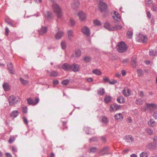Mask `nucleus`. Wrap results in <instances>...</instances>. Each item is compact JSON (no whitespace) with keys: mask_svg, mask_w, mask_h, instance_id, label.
Listing matches in <instances>:
<instances>
[{"mask_svg":"<svg viewBox=\"0 0 157 157\" xmlns=\"http://www.w3.org/2000/svg\"><path fill=\"white\" fill-rule=\"evenodd\" d=\"M20 101V99L18 96H15L13 95L10 96L8 98L9 105L11 106L18 104Z\"/></svg>","mask_w":157,"mask_h":157,"instance_id":"obj_1","label":"nucleus"},{"mask_svg":"<svg viewBox=\"0 0 157 157\" xmlns=\"http://www.w3.org/2000/svg\"><path fill=\"white\" fill-rule=\"evenodd\" d=\"M53 9L56 14L58 18H60L62 15L63 13L60 7L58 4L54 3L52 5Z\"/></svg>","mask_w":157,"mask_h":157,"instance_id":"obj_2","label":"nucleus"},{"mask_svg":"<svg viewBox=\"0 0 157 157\" xmlns=\"http://www.w3.org/2000/svg\"><path fill=\"white\" fill-rule=\"evenodd\" d=\"M116 47L117 51L121 53L125 52L128 48L126 44L123 41L119 43Z\"/></svg>","mask_w":157,"mask_h":157,"instance_id":"obj_3","label":"nucleus"},{"mask_svg":"<svg viewBox=\"0 0 157 157\" xmlns=\"http://www.w3.org/2000/svg\"><path fill=\"white\" fill-rule=\"evenodd\" d=\"M99 1V3L98 6V8L101 11H105L107 8V6L102 2L103 0H97Z\"/></svg>","mask_w":157,"mask_h":157,"instance_id":"obj_4","label":"nucleus"},{"mask_svg":"<svg viewBox=\"0 0 157 157\" xmlns=\"http://www.w3.org/2000/svg\"><path fill=\"white\" fill-rule=\"evenodd\" d=\"M81 32L82 33L86 36H89L90 34V29L87 26H84L82 27Z\"/></svg>","mask_w":157,"mask_h":157,"instance_id":"obj_5","label":"nucleus"},{"mask_svg":"<svg viewBox=\"0 0 157 157\" xmlns=\"http://www.w3.org/2000/svg\"><path fill=\"white\" fill-rule=\"evenodd\" d=\"M146 107L147 109L153 111L157 108V105L154 103H146Z\"/></svg>","mask_w":157,"mask_h":157,"instance_id":"obj_6","label":"nucleus"},{"mask_svg":"<svg viewBox=\"0 0 157 157\" xmlns=\"http://www.w3.org/2000/svg\"><path fill=\"white\" fill-rule=\"evenodd\" d=\"M27 101L28 104L29 105H34L39 102V99L37 98H36L34 100L32 98H29L27 99Z\"/></svg>","mask_w":157,"mask_h":157,"instance_id":"obj_7","label":"nucleus"},{"mask_svg":"<svg viewBox=\"0 0 157 157\" xmlns=\"http://www.w3.org/2000/svg\"><path fill=\"white\" fill-rule=\"evenodd\" d=\"M70 70L75 72H78L79 70V66L76 63H74L71 65Z\"/></svg>","mask_w":157,"mask_h":157,"instance_id":"obj_8","label":"nucleus"},{"mask_svg":"<svg viewBox=\"0 0 157 157\" xmlns=\"http://www.w3.org/2000/svg\"><path fill=\"white\" fill-rule=\"evenodd\" d=\"M57 31H58L55 36V38L56 39H61L63 36V33L59 30L58 28H57Z\"/></svg>","mask_w":157,"mask_h":157,"instance_id":"obj_9","label":"nucleus"},{"mask_svg":"<svg viewBox=\"0 0 157 157\" xmlns=\"http://www.w3.org/2000/svg\"><path fill=\"white\" fill-rule=\"evenodd\" d=\"M137 40L140 42L145 43L147 40V36L142 35H139L137 37Z\"/></svg>","mask_w":157,"mask_h":157,"instance_id":"obj_10","label":"nucleus"},{"mask_svg":"<svg viewBox=\"0 0 157 157\" xmlns=\"http://www.w3.org/2000/svg\"><path fill=\"white\" fill-rule=\"evenodd\" d=\"M112 17L115 20L119 21L121 17L119 13L115 11H113L112 12Z\"/></svg>","mask_w":157,"mask_h":157,"instance_id":"obj_11","label":"nucleus"},{"mask_svg":"<svg viewBox=\"0 0 157 157\" xmlns=\"http://www.w3.org/2000/svg\"><path fill=\"white\" fill-rule=\"evenodd\" d=\"M78 15L79 20L82 21H84L86 18V15L83 12H81L78 13Z\"/></svg>","mask_w":157,"mask_h":157,"instance_id":"obj_12","label":"nucleus"},{"mask_svg":"<svg viewBox=\"0 0 157 157\" xmlns=\"http://www.w3.org/2000/svg\"><path fill=\"white\" fill-rule=\"evenodd\" d=\"M67 37L69 40L73 41L74 38V33L72 30H68L67 32Z\"/></svg>","mask_w":157,"mask_h":157,"instance_id":"obj_13","label":"nucleus"},{"mask_svg":"<svg viewBox=\"0 0 157 157\" xmlns=\"http://www.w3.org/2000/svg\"><path fill=\"white\" fill-rule=\"evenodd\" d=\"M122 93L125 96L128 97L130 95L131 91L128 88L126 87L123 90Z\"/></svg>","mask_w":157,"mask_h":157,"instance_id":"obj_14","label":"nucleus"},{"mask_svg":"<svg viewBox=\"0 0 157 157\" xmlns=\"http://www.w3.org/2000/svg\"><path fill=\"white\" fill-rule=\"evenodd\" d=\"M104 27L109 31H114V29L113 26L111 25L108 22H106L104 24Z\"/></svg>","mask_w":157,"mask_h":157,"instance_id":"obj_15","label":"nucleus"},{"mask_svg":"<svg viewBox=\"0 0 157 157\" xmlns=\"http://www.w3.org/2000/svg\"><path fill=\"white\" fill-rule=\"evenodd\" d=\"M115 119L118 121H121L123 119V116L121 113H117L114 116Z\"/></svg>","mask_w":157,"mask_h":157,"instance_id":"obj_16","label":"nucleus"},{"mask_svg":"<svg viewBox=\"0 0 157 157\" xmlns=\"http://www.w3.org/2000/svg\"><path fill=\"white\" fill-rule=\"evenodd\" d=\"M19 114L18 111L17 110L12 111L10 113V116L13 118L16 117Z\"/></svg>","mask_w":157,"mask_h":157,"instance_id":"obj_17","label":"nucleus"},{"mask_svg":"<svg viewBox=\"0 0 157 157\" xmlns=\"http://www.w3.org/2000/svg\"><path fill=\"white\" fill-rule=\"evenodd\" d=\"M47 30V28L46 27H43L39 30V33L40 35H43L46 33Z\"/></svg>","mask_w":157,"mask_h":157,"instance_id":"obj_18","label":"nucleus"},{"mask_svg":"<svg viewBox=\"0 0 157 157\" xmlns=\"http://www.w3.org/2000/svg\"><path fill=\"white\" fill-rule=\"evenodd\" d=\"M62 67L65 71L70 70L71 65L67 63H64L62 65Z\"/></svg>","mask_w":157,"mask_h":157,"instance_id":"obj_19","label":"nucleus"},{"mask_svg":"<svg viewBox=\"0 0 157 157\" xmlns=\"http://www.w3.org/2000/svg\"><path fill=\"white\" fill-rule=\"evenodd\" d=\"M117 101L118 103L122 104L125 102V99L122 96H120L117 97Z\"/></svg>","mask_w":157,"mask_h":157,"instance_id":"obj_20","label":"nucleus"},{"mask_svg":"<svg viewBox=\"0 0 157 157\" xmlns=\"http://www.w3.org/2000/svg\"><path fill=\"white\" fill-rule=\"evenodd\" d=\"M81 55V51L78 49L76 50L75 51V57H80Z\"/></svg>","mask_w":157,"mask_h":157,"instance_id":"obj_21","label":"nucleus"},{"mask_svg":"<svg viewBox=\"0 0 157 157\" xmlns=\"http://www.w3.org/2000/svg\"><path fill=\"white\" fill-rule=\"evenodd\" d=\"M3 87L6 91H7L10 90V87L9 85L6 83H4L3 85Z\"/></svg>","mask_w":157,"mask_h":157,"instance_id":"obj_22","label":"nucleus"},{"mask_svg":"<svg viewBox=\"0 0 157 157\" xmlns=\"http://www.w3.org/2000/svg\"><path fill=\"white\" fill-rule=\"evenodd\" d=\"M148 124L150 126L153 127L155 125V122L153 119H151L148 121Z\"/></svg>","mask_w":157,"mask_h":157,"instance_id":"obj_23","label":"nucleus"},{"mask_svg":"<svg viewBox=\"0 0 157 157\" xmlns=\"http://www.w3.org/2000/svg\"><path fill=\"white\" fill-rule=\"evenodd\" d=\"M92 72L94 74L98 75H101V71L98 69H96L93 71Z\"/></svg>","mask_w":157,"mask_h":157,"instance_id":"obj_24","label":"nucleus"},{"mask_svg":"<svg viewBox=\"0 0 157 157\" xmlns=\"http://www.w3.org/2000/svg\"><path fill=\"white\" fill-rule=\"evenodd\" d=\"M7 67L9 70L10 73L11 74L13 73V70L12 68L13 67V65L11 63H9L7 64Z\"/></svg>","mask_w":157,"mask_h":157,"instance_id":"obj_25","label":"nucleus"},{"mask_svg":"<svg viewBox=\"0 0 157 157\" xmlns=\"http://www.w3.org/2000/svg\"><path fill=\"white\" fill-rule=\"evenodd\" d=\"M111 99V98L110 96L106 95L105 97L104 101L105 102L107 103L110 101Z\"/></svg>","mask_w":157,"mask_h":157,"instance_id":"obj_26","label":"nucleus"},{"mask_svg":"<svg viewBox=\"0 0 157 157\" xmlns=\"http://www.w3.org/2000/svg\"><path fill=\"white\" fill-rule=\"evenodd\" d=\"M91 58L89 56H86L83 58V60L85 62L88 63L90 62Z\"/></svg>","mask_w":157,"mask_h":157,"instance_id":"obj_27","label":"nucleus"},{"mask_svg":"<svg viewBox=\"0 0 157 157\" xmlns=\"http://www.w3.org/2000/svg\"><path fill=\"white\" fill-rule=\"evenodd\" d=\"M132 64L133 66L135 67L136 64V57L134 56L132 58Z\"/></svg>","mask_w":157,"mask_h":157,"instance_id":"obj_28","label":"nucleus"},{"mask_svg":"<svg viewBox=\"0 0 157 157\" xmlns=\"http://www.w3.org/2000/svg\"><path fill=\"white\" fill-rule=\"evenodd\" d=\"M145 131L149 135H152L153 134V130L149 128H147L146 129Z\"/></svg>","mask_w":157,"mask_h":157,"instance_id":"obj_29","label":"nucleus"},{"mask_svg":"<svg viewBox=\"0 0 157 157\" xmlns=\"http://www.w3.org/2000/svg\"><path fill=\"white\" fill-rule=\"evenodd\" d=\"M126 138L128 141L129 142H131L134 140L133 138L131 136L128 135L127 136Z\"/></svg>","mask_w":157,"mask_h":157,"instance_id":"obj_30","label":"nucleus"},{"mask_svg":"<svg viewBox=\"0 0 157 157\" xmlns=\"http://www.w3.org/2000/svg\"><path fill=\"white\" fill-rule=\"evenodd\" d=\"M98 94L100 95H102L105 93L104 89L102 88H100L98 90Z\"/></svg>","mask_w":157,"mask_h":157,"instance_id":"obj_31","label":"nucleus"},{"mask_svg":"<svg viewBox=\"0 0 157 157\" xmlns=\"http://www.w3.org/2000/svg\"><path fill=\"white\" fill-rule=\"evenodd\" d=\"M108 149L107 147H104L100 151V152H102L103 154L106 153L108 152Z\"/></svg>","mask_w":157,"mask_h":157,"instance_id":"obj_32","label":"nucleus"},{"mask_svg":"<svg viewBox=\"0 0 157 157\" xmlns=\"http://www.w3.org/2000/svg\"><path fill=\"white\" fill-rule=\"evenodd\" d=\"M147 147L149 149L154 150L155 147L152 143H149L147 145Z\"/></svg>","mask_w":157,"mask_h":157,"instance_id":"obj_33","label":"nucleus"},{"mask_svg":"<svg viewBox=\"0 0 157 157\" xmlns=\"http://www.w3.org/2000/svg\"><path fill=\"white\" fill-rule=\"evenodd\" d=\"M113 28L115 29L114 31H115L121 29L122 28V27L121 25H117L115 26H113Z\"/></svg>","mask_w":157,"mask_h":157,"instance_id":"obj_34","label":"nucleus"},{"mask_svg":"<svg viewBox=\"0 0 157 157\" xmlns=\"http://www.w3.org/2000/svg\"><path fill=\"white\" fill-rule=\"evenodd\" d=\"M20 80L21 83L24 85L27 84L29 82L27 80H25L22 78H20Z\"/></svg>","mask_w":157,"mask_h":157,"instance_id":"obj_35","label":"nucleus"},{"mask_svg":"<svg viewBox=\"0 0 157 157\" xmlns=\"http://www.w3.org/2000/svg\"><path fill=\"white\" fill-rule=\"evenodd\" d=\"M61 45L63 49H65L66 48V43L64 41H62L61 43Z\"/></svg>","mask_w":157,"mask_h":157,"instance_id":"obj_36","label":"nucleus"},{"mask_svg":"<svg viewBox=\"0 0 157 157\" xmlns=\"http://www.w3.org/2000/svg\"><path fill=\"white\" fill-rule=\"evenodd\" d=\"M143 102L144 101L140 99H137L136 101V103L138 105L142 104Z\"/></svg>","mask_w":157,"mask_h":157,"instance_id":"obj_37","label":"nucleus"},{"mask_svg":"<svg viewBox=\"0 0 157 157\" xmlns=\"http://www.w3.org/2000/svg\"><path fill=\"white\" fill-rule=\"evenodd\" d=\"M101 121L102 122L105 123H107L108 122V118L104 116H103L101 117Z\"/></svg>","mask_w":157,"mask_h":157,"instance_id":"obj_38","label":"nucleus"},{"mask_svg":"<svg viewBox=\"0 0 157 157\" xmlns=\"http://www.w3.org/2000/svg\"><path fill=\"white\" fill-rule=\"evenodd\" d=\"M94 24L95 25L99 26L101 25V22L98 20H95L94 21Z\"/></svg>","mask_w":157,"mask_h":157,"instance_id":"obj_39","label":"nucleus"},{"mask_svg":"<svg viewBox=\"0 0 157 157\" xmlns=\"http://www.w3.org/2000/svg\"><path fill=\"white\" fill-rule=\"evenodd\" d=\"M127 35L128 38H131L132 35V33L131 31H128L127 32Z\"/></svg>","mask_w":157,"mask_h":157,"instance_id":"obj_40","label":"nucleus"},{"mask_svg":"<svg viewBox=\"0 0 157 157\" xmlns=\"http://www.w3.org/2000/svg\"><path fill=\"white\" fill-rule=\"evenodd\" d=\"M58 74V72H57L56 71H52L51 72V74H50V75L51 76L56 77L57 75Z\"/></svg>","mask_w":157,"mask_h":157,"instance_id":"obj_41","label":"nucleus"},{"mask_svg":"<svg viewBox=\"0 0 157 157\" xmlns=\"http://www.w3.org/2000/svg\"><path fill=\"white\" fill-rule=\"evenodd\" d=\"M22 111L23 113H26L27 112V107L26 106H24L22 109Z\"/></svg>","mask_w":157,"mask_h":157,"instance_id":"obj_42","label":"nucleus"},{"mask_svg":"<svg viewBox=\"0 0 157 157\" xmlns=\"http://www.w3.org/2000/svg\"><path fill=\"white\" fill-rule=\"evenodd\" d=\"M148 154L147 152H144L140 155V157H148Z\"/></svg>","mask_w":157,"mask_h":157,"instance_id":"obj_43","label":"nucleus"},{"mask_svg":"<svg viewBox=\"0 0 157 157\" xmlns=\"http://www.w3.org/2000/svg\"><path fill=\"white\" fill-rule=\"evenodd\" d=\"M146 4L148 6H150L152 3V0H146Z\"/></svg>","mask_w":157,"mask_h":157,"instance_id":"obj_44","label":"nucleus"},{"mask_svg":"<svg viewBox=\"0 0 157 157\" xmlns=\"http://www.w3.org/2000/svg\"><path fill=\"white\" fill-rule=\"evenodd\" d=\"M69 82V81L68 79H65L62 82V83L63 85H67L68 84Z\"/></svg>","mask_w":157,"mask_h":157,"instance_id":"obj_45","label":"nucleus"},{"mask_svg":"<svg viewBox=\"0 0 157 157\" xmlns=\"http://www.w3.org/2000/svg\"><path fill=\"white\" fill-rule=\"evenodd\" d=\"M113 106L114 107L115 111L118 110L121 108V106L120 105H118L117 104H114L113 105Z\"/></svg>","mask_w":157,"mask_h":157,"instance_id":"obj_46","label":"nucleus"},{"mask_svg":"<svg viewBox=\"0 0 157 157\" xmlns=\"http://www.w3.org/2000/svg\"><path fill=\"white\" fill-rule=\"evenodd\" d=\"M137 73L139 76H141L143 75V71L142 70H138L137 71Z\"/></svg>","mask_w":157,"mask_h":157,"instance_id":"obj_47","label":"nucleus"},{"mask_svg":"<svg viewBox=\"0 0 157 157\" xmlns=\"http://www.w3.org/2000/svg\"><path fill=\"white\" fill-rule=\"evenodd\" d=\"M157 52L155 51H151L149 52V55L151 56H152L155 55Z\"/></svg>","mask_w":157,"mask_h":157,"instance_id":"obj_48","label":"nucleus"},{"mask_svg":"<svg viewBox=\"0 0 157 157\" xmlns=\"http://www.w3.org/2000/svg\"><path fill=\"white\" fill-rule=\"evenodd\" d=\"M109 110L111 112H112L114 111H115L114 107L113 105H111L109 107Z\"/></svg>","mask_w":157,"mask_h":157,"instance_id":"obj_49","label":"nucleus"},{"mask_svg":"<svg viewBox=\"0 0 157 157\" xmlns=\"http://www.w3.org/2000/svg\"><path fill=\"white\" fill-rule=\"evenodd\" d=\"M70 24L71 26H74L75 24V21L73 19L71 18L70 20Z\"/></svg>","mask_w":157,"mask_h":157,"instance_id":"obj_50","label":"nucleus"},{"mask_svg":"<svg viewBox=\"0 0 157 157\" xmlns=\"http://www.w3.org/2000/svg\"><path fill=\"white\" fill-rule=\"evenodd\" d=\"M103 80L104 82H108L109 83L110 80L108 77L105 76L103 78Z\"/></svg>","mask_w":157,"mask_h":157,"instance_id":"obj_51","label":"nucleus"},{"mask_svg":"<svg viewBox=\"0 0 157 157\" xmlns=\"http://www.w3.org/2000/svg\"><path fill=\"white\" fill-rule=\"evenodd\" d=\"M45 17L48 18H50L51 17V14L49 12H47L45 14Z\"/></svg>","mask_w":157,"mask_h":157,"instance_id":"obj_52","label":"nucleus"},{"mask_svg":"<svg viewBox=\"0 0 157 157\" xmlns=\"http://www.w3.org/2000/svg\"><path fill=\"white\" fill-rule=\"evenodd\" d=\"M97 148L95 147H92L90 148V151L91 152H95L97 151Z\"/></svg>","mask_w":157,"mask_h":157,"instance_id":"obj_53","label":"nucleus"},{"mask_svg":"<svg viewBox=\"0 0 157 157\" xmlns=\"http://www.w3.org/2000/svg\"><path fill=\"white\" fill-rule=\"evenodd\" d=\"M129 60L128 59H124L122 60V63L124 64H126L128 63Z\"/></svg>","mask_w":157,"mask_h":157,"instance_id":"obj_54","label":"nucleus"},{"mask_svg":"<svg viewBox=\"0 0 157 157\" xmlns=\"http://www.w3.org/2000/svg\"><path fill=\"white\" fill-rule=\"evenodd\" d=\"M117 82V81L116 80L113 79L112 81L109 80V83L111 84H114Z\"/></svg>","mask_w":157,"mask_h":157,"instance_id":"obj_55","label":"nucleus"},{"mask_svg":"<svg viewBox=\"0 0 157 157\" xmlns=\"http://www.w3.org/2000/svg\"><path fill=\"white\" fill-rule=\"evenodd\" d=\"M9 32V28L7 27L5 28V34L6 36H7Z\"/></svg>","mask_w":157,"mask_h":157,"instance_id":"obj_56","label":"nucleus"},{"mask_svg":"<svg viewBox=\"0 0 157 157\" xmlns=\"http://www.w3.org/2000/svg\"><path fill=\"white\" fill-rule=\"evenodd\" d=\"M86 80L89 82H92L93 81V79L91 78H86Z\"/></svg>","mask_w":157,"mask_h":157,"instance_id":"obj_57","label":"nucleus"},{"mask_svg":"<svg viewBox=\"0 0 157 157\" xmlns=\"http://www.w3.org/2000/svg\"><path fill=\"white\" fill-rule=\"evenodd\" d=\"M15 140L14 137H11L9 140V142L10 143H12Z\"/></svg>","mask_w":157,"mask_h":157,"instance_id":"obj_58","label":"nucleus"},{"mask_svg":"<svg viewBox=\"0 0 157 157\" xmlns=\"http://www.w3.org/2000/svg\"><path fill=\"white\" fill-rule=\"evenodd\" d=\"M53 83L54 85H56L58 84L59 81L56 80H54L53 81Z\"/></svg>","mask_w":157,"mask_h":157,"instance_id":"obj_59","label":"nucleus"},{"mask_svg":"<svg viewBox=\"0 0 157 157\" xmlns=\"http://www.w3.org/2000/svg\"><path fill=\"white\" fill-rule=\"evenodd\" d=\"M5 155L6 157H12V155L9 153H6Z\"/></svg>","mask_w":157,"mask_h":157,"instance_id":"obj_60","label":"nucleus"},{"mask_svg":"<svg viewBox=\"0 0 157 157\" xmlns=\"http://www.w3.org/2000/svg\"><path fill=\"white\" fill-rule=\"evenodd\" d=\"M23 121H24V122L26 124H28V120H27V119L26 118L24 117L23 118Z\"/></svg>","mask_w":157,"mask_h":157,"instance_id":"obj_61","label":"nucleus"},{"mask_svg":"<svg viewBox=\"0 0 157 157\" xmlns=\"http://www.w3.org/2000/svg\"><path fill=\"white\" fill-rule=\"evenodd\" d=\"M147 17L149 18H150L151 17V14L149 11H147Z\"/></svg>","mask_w":157,"mask_h":157,"instance_id":"obj_62","label":"nucleus"},{"mask_svg":"<svg viewBox=\"0 0 157 157\" xmlns=\"http://www.w3.org/2000/svg\"><path fill=\"white\" fill-rule=\"evenodd\" d=\"M157 9V7L155 6H153L152 7L151 10L153 11H156Z\"/></svg>","mask_w":157,"mask_h":157,"instance_id":"obj_63","label":"nucleus"},{"mask_svg":"<svg viewBox=\"0 0 157 157\" xmlns=\"http://www.w3.org/2000/svg\"><path fill=\"white\" fill-rule=\"evenodd\" d=\"M115 76L117 78H120L121 77V74L118 72L116 73L115 74Z\"/></svg>","mask_w":157,"mask_h":157,"instance_id":"obj_64","label":"nucleus"}]
</instances>
